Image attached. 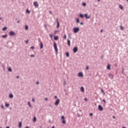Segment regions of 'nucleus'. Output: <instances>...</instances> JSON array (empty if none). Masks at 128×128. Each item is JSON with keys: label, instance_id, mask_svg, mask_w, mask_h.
<instances>
[{"label": "nucleus", "instance_id": "obj_20", "mask_svg": "<svg viewBox=\"0 0 128 128\" xmlns=\"http://www.w3.org/2000/svg\"><path fill=\"white\" fill-rule=\"evenodd\" d=\"M2 38H8V35L7 34L2 35Z\"/></svg>", "mask_w": 128, "mask_h": 128}, {"label": "nucleus", "instance_id": "obj_26", "mask_svg": "<svg viewBox=\"0 0 128 128\" xmlns=\"http://www.w3.org/2000/svg\"><path fill=\"white\" fill-rule=\"evenodd\" d=\"M22 122H20L18 124V126L20 128H22Z\"/></svg>", "mask_w": 128, "mask_h": 128}, {"label": "nucleus", "instance_id": "obj_17", "mask_svg": "<svg viewBox=\"0 0 128 128\" xmlns=\"http://www.w3.org/2000/svg\"><path fill=\"white\" fill-rule=\"evenodd\" d=\"M33 122H36V117L34 116L33 118Z\"/></svg>", "mask_w": 128, "mask_h": 128}, {"label": "nucleus", "instance_id": "obj_3", "mask_svg": "<svg viewBox=\"0 0 128 128\" xmlns=\"http://www.w3.org/2000/svg\"><path fill=\"white\" fill-rule=\"evenodd\" d=\"M10 36H16V33L14 32L13 31H10L9 33Z\"/></svg>", "mask_w": 128, "mask_h": 128}, {"label": "nucleus", "instance_id": "obj_64", "mask_svg": "<svg viewBox=\"0 0 128 128\" xmlns=\"http://www.w3.org/2000/svg\"><path fill=\"white\" fill-rule=\"evenodd\" d=\"M26 128H28V126H26Z\"/></svg>", "mask_w": 128, "mask_h": 128}, {"label": "nucleus", "instance_id": "obj_53", "mask_svg": "<svg viewBox=\"0 0 128 128\" xmlns=\"http://www.w3.org/2000/svg\"><path fill=\"white\" fill-rule=\"evenodd\" d=\"M20 20H18L17 21V24H20Z\"/></svg>", "mask_w": 128, "mask_h": 128}, {"label": "nucleus", "instance_id": "obj_5", "mask_svg": "<svg viewBox=\"0 0 128 128\" xmlns=\"http://www.w3.org/2000/svg\"><path fill=\"white\" fill-rule=\"evenodd\" d=\"M98 110H99L102 112V110H104V108H102V105H98Z\"/></svg>", "mask_w": 128, "mask_h": 128}, {"label": "nucleus", "instance_id": "obj_42", "mask_svg": "<svg viewBox=\"0 0 128 128\" xmlns=\"http://www.w3.org/2000/svg\"><path fill=\"white\" fill-rule=\"evenodd\" d=\"M31 58H34V55L32 54L30 55Z\"/></svg>", "mask_w": 128, "mask_h": 128}, {"label": "nucleus", "instance_id": "obj_16", "mask_svg": "<svg viewBox=\"0 0 128 128\" xmlns=\"http://www.w3.org/2000/svg\"><path fill=\"white\" fill-rule=\"evenodd\" d=\"M119 8H120V10H124V6H122V5L120 4L119 5Z\"/></svg>", "mask_w": 128, "mask_h": 128}, {"label": "nucleus", "instance_id": "obj_52", "mask_svg": "<svg viewBox=\"0 0 128 128\" xmlns=\"http://www.w3.org/2000/svg\"><path fill=\"white\" fill-rule=\"evenodd\" d=\"M36 84H40V82H36Z\"/></svg>", "mask_w": 128, "mask_h": 128}, {"label": "nucleus", "instance_id": "obj_19", "mask_svg": "<svg viewBox=\"0 0 128 128\" xmlns=\"http://www.w3.org/2000/svg\"><path fill=\"white\" fill-rule=\"evenodd\" d=\"M10 98H14V95L12 94H10L9 96Z\"/></svg>", "mask_w": 128, "mask_h": 128}, {"label": "nucleus", "instance_id": "obj_25", "mask_svg": "<svg viewBox=\"0 0 128 128\" xmlns=\"http://www.w3.org/2000/svg\"><path fill=\"white\" fill-rule=\"evenodd\" d=\"M25 30H28V25L25 26Z\"/></svg>", "mask_w": 128, "mask_h": 128}, {"label": "nucleus", "instance_id": "obj_29", "mask_svg": "<svg viewBox=\"0 0 128 128\" xmlns=\"http://www.w3.org/2000/svg\"><path fill=\"white\" fill-rule=\"evenodd\" d=\"M62 124H66V120H62Z\"/></svg>", "mask_w": 128, "mask_h": 128}, {"label": "nucleus", "instance_id": "obj_32", "mask_svg": "<svg viewBox=\"0 0 128 128\" xmlns=\"http://www.w3.org/2000/svg\"><path fill=\"white\" fill-rule=\"evenodd\" d=\"M120 29L121 30H124V28L122 27V26H120Z\"/></svg>", "mask_w": 128, "mask_h": 128}, {"label": "nucleus", "instance_id": "obj_35", "mask_svg": "<svg viewBox=\"0 0 128 128\" xmlns=\"http://www.w3.org/2000/svg\"><path fill=\"white\" fill-rule=\"evenodd\" d=\"M61 118L62 120H64V116H62Z\"/></svg>", "mask_w": 128, "mask_h": 128}, {"label": "nucleus", "instance_id": "obj_63", "mask_svg": "<svg viewBox=\"0 0 128 128\" xmlns=\"http://www.w3.org/2000/svg\"><path fill=\"white\" fill-rule=\"evenodd\" d=\"M52 128H54V126H52Z\"/></svg>", "mask_w": 128, "mask_h": 128}, {"label": "nucleus", "instance_id": "obj_31", "mask_svg": "<svg viewBox=\"0 0 128 128\" xmlns=\"http://www.w3.org/2000/svg\"><path fill=\"white\" fill-rule=\"evenodd\" d=\"M8 72H12V68H8Z\"/></svg>", "mask_w": 128, "mask_h": 128}, {"label": "nucleus", "instance_id": "obj_38", "mask_svg": "<svg viewBox=\"0 0 128 128\" xmlns=\"http://www.w3.org/2000/svg\"><path fill=\"white\" fill-rule=\"evenodd\" d=\"M102 102H104V104H106V100H105V99H103V100H102Z\"/></svg>", "mask_w": 128, "mask_h": 128}, {"label": "nucleus", "instance_id": "obj_46", "mask_svg": "<svg viewBox=\"0 0 128 128\" xmlns=\"http://www.w3.org/2000/svg\"><path fill=\"white\" fill-rule=\"evenodd\" d=\"M49 12L50 14H52V11L49 10Z\"/></svg>", "mask_w": 128, "mask_h": 128}, {"label": "nucleus", "instance_id": "obj_30", "mask_svg": "<svg viewBox=\"0 0 128 128\" xmlns=\"http://www.w3.org/2000/svg\"><path fill=\"white\" fill-rule=\"evenodd\" d=\"M124 68H122V74H124Z\"/></svg>", "mask_w": 128, "mask_h": 128}, {"label": "nucleus", "instance_id": "obj_21", "mask_svg": "<svg viewBox=\"0 0 128 128\" xmlns=\"http://www.w3.org/2000/svg\"><path fill=\"white\" fill-rule=\"evenodd\" d=\"M8 30V27H4V28H2V30H4V32L5 30Z\"/></svg>", "mask_w": 128, "mask_h": 128}, {"label": "nucleus", "instance_id": "obj_54", "mask_svg": "<svg viewBox=\"0 0 128 128\" xmlns=\"http://www.w3.org/2000/svg\"><path fill=\"white\" fill-rule=\"evenodd\" d=\"M16 78H20V76H16Z\"/></svg>", "mask_w": 128, "mask_h": 128}, {"label": "nucleus", "instance_id": "obj_28", "mask_svg": "<svg viewBox=\"0 0 128 128\" xmlns=\"http://www.w3.org/2000/svg\"><path fill=\"white\" fill-rule=\"evenodd\" d=\"M5 106L6 108H8V106H10V104L6 103Z\"/></svg>", "mask_w": 128, "mask_h": 128}, {"label": "nucleus", "instance_id": "obj_62", "mask_svg": "<svg viewBox=\"0 0 128 128\" xmlns=\"http://www.w3.org/2000/svg\"><path fill=\"white\" fill-rule=\"evenodd\" d=\"M49 106H50V108H52V105L50 104Z\"/></svg>", "mask_w": 128, "mask_h": 128}, {"label": "nucleus", "instance_id": "obj_61", "mask_svg": "<svg viewBox=\"0 0 128 128\" xmlns=\"http://www.w3.org/2000/svg\"><path fill=\"white\" fill-rule=\"evenodd\" d=\"M114 66H116V67L118 66V65L115 64V65H114Z\"/></svg>", "mask_w": 128, "mask_h": 128}, {"label": "nucleus", "instance_id": "obj_57", "mask_svg": "<svg viewBox=\"0 0 128 128\" xmlns=\"http://www.w3.org/2000/svg\"><path fill=\"white\" fill-rule=\"evenodd\" d=\"M101 58H102V59L104 58V56L102 55V56H101Z\"/></svg>", "mask_w": 128, "mask_h": 128}, {"label": "nucleus", "instance_id": "obj_24", "mask_svg": "<svg viewBox=\"0 0 128 128\" xmlns=\"http://www.w3.org/2000/svg\"><path fill=\"white\" fill-rule=\"evenodd\" d=\"M26 14H30V10H28V9H26Z\"/></svg>", "mask_w": 128, "mask_h": 128}, {"label": "nucleus", "instance_id": "obj_58", "mask_svg": "<svg viewBox=\"0 0 128 128\" xmlns=\"http://www.w3.org/2000/svg\"><path fill=\"white\" fill-rule=\"evenodd\" d=\"M54 98H58V96H54Z\"/></svg>", "mask_w": 128, "mask_h": 128}, {"label": "nucleus", "instance_id": "obj_59", "mask_svg": "<svg viewBox=\"0 0 128 128\" xmlns=\"http://www.w3.org/2000/svg\"><path fill=\"white\" fill-rule=\"evenodd\" d=\"M112 118H116V116H112Z\"/></svg>", "mask_w": 128, "mask_h": 128}, {"label": "nucleus", "instance_id": "obj_47", "mask_svg": "<svg viewBox=\"0 0 128 128\" xmlns=\"http://www.w3.org/2000/svg\"><path fill=\"white\" fill-rule=\"evenodd\" d=\"M44 100H48V98H46Z\"/></svg>", "mask_w": 128, "mask_h": 128}, {"label": "nucleus", "instance_id": "obj_33", "mask_svg": "<svg viewBox=\"0 0 128 128\" xmlns=\"http://www.w3.org/2000/svg\"><path fill=\"white\" fill-rule=\"evenodd\" d=\"M82 6H86V2H83L82 3Z\"/></svg>", "mask_w": 128, "mask_h": 128}, {"label": "nucleus", "instance_id": "obj_9", "mask_svg": "<svg viewBox=\"0 0 128 128\" xmlns=\"http://www.w3.org/2000/svg\"><path fill=\"white\" fill-rule=\"evenodd\" d=\"M84 16H85V18H87V19L90 18V16H88V14H84Z\"/></svg>", "mask_w": 128, "mask_h": 128}, {"label": "nucleus", "instance_id": "obj_60", "mask_svg": "<svg viewBox=\"0 0 128 128\" xmlns=\"http://www.w3.org/2000/svg\"><path fill=\"white\" fill-rule=\"evenodd\" d=\"M6 128H10V126H8L6 127Z\"/></svg>", "mask_w": 128, "mask_h": 128}, {"label": "nucleus", "instance_id": "obj_6", "mask_svg": "<svg viewBox=\"0 0 128 128\" xmlns=\"http://www.w3.org/2000/svg\"><path fill=\"white\" fill-rule=\"evenodd\" d=\"M78 50V47L76 46L73 49V52H74V54H76V52Z\"/></svg>", "mask_w": 128, "mask_h": 128}, {"label": "nucleus", "instance_id": "obj_45", "mask_svg": "<svg viewBox=\"0 0 128 128\" xmlns=\"http://www.w3.org/2000/svg\"><path fill=\"white\" fill-rule=\"evenodd\" d=\"M84 100L85 102H88V98H84Z\"/></svg>", "mask_w": 128, "mask_h": 128}, {"label": "nucleus", "instance_id": "obj_23", "mask_svg": "<svg viewBox=\"0 0 128 128\" xmlns=\"http://www.w3.org/2000/svg\"><path fill=\"white\" fill-rule=\"evenodd\" d=\"M66 56H67V58H70V53H68V52H66Z\"/></svg>", "mask_w": 128, "mask_h": 128}, {"label": "nucleus", "instance_id": "obj_12", "mask_svg": "<svg viewBox=\"0 0 128 128\" xmlns=\"http://www.w3.org/2000/svg\"><path fill=\"white\" fill-rule=\"evenodd\" d=\"M67 44L68 46H70V40L68 39V40Z\"/></svg>", "mask_w": 128, "mask_h": 128}, {"label": "nucleus", "instance_id": "obj_8", "mask_svg": "<svg viewBox=\"0 0 128 128\" xmlns=\"http://www.w3.org/2000/svg\"><path fill=\"white\" fill-rule=\"evenodd\" d=\"M78 76H79V77L81 76L82 78V77H84V74H82V72H80L78 74Z\"/></svg>", "mask_w": 128, "mask_h": 128}, {"label": "nucleus", "instance_id": "obj_49", "mask_svg": "<svg viewBox=\"0 0 128 128\" xmlns=\"http://www.w3.org/2000/svg\"><path fill=\"white\" fill-rule=\"evenodd\" d=\"M90 116H92V113H90Z\"/></svg>", "mask_w": 128, "mask_h": 128}, {"label": "nucleus", "instance_id": "obj_55", "mask_svg": "<svg viewBox=\"0 0 128 128\" xmlns=\"http://www.w3.org/2000/svg\"><path fill=\"white\" fill-rule=\"evenodd\" d=\"M2 20V17H0V20Z\"/></svg>", "mask_w": 128, "mask_h": 128}, {"label": "nucleus", "instance_id": "obj_18", "mask_svg": "<svg viewBox=\"0 0 128 128\" xmlns=\"http://www.w3.org/2000/svg\"><path fill=\"white\" fill-rule=\"evenodd\" d=\"M79 16H80V18H84V14H79Z\"/></svg>", "mask_w": 128, "mask_h": 128}, {"label": "nucleus", "instance_id": "obj_41", "mask_svg": "<svg viewBox=\"0 0 128 128\" xmlns=\"http://www.w3.org/2000/svg\"><path fill=\"white\" fill-rule=\"evenodd\" d=\"M1 108L4 110V105H2Z\"/></svg>", "mask_w": 128, "mask_h": 128}, {"label": "nucleus", "instance_id": "obj_36", "mask_svg": "<svg viewBox=\"0 0 128 128\" xmlns=\"http://www.w3.org/2000/svg\"><path fill=\"white\" fill-rule=\"evenodd\" d=\"M25 44H28V40H27L26 41H25Z\"/></svg>", "mask_w": 128, "mask_h": 128}, {"label": "nucleus", "instance_id": "obj_34", "mask_svg": "<svg viewBox=\"0 0 128 128\" xmlns=\"http://www.w3.org/2000/svg\"><path fill=\"white\" fill-rule=\"evenodd\" d=\"M101 92H102L103 94H105L104 91V90L102 88L101 89Z\"/></svg>", "mask_w": 128, "mask_h": 128}, {"label": "nucleus", "instance_id": "obj_15", "mask_svg": "<svg viewBox=\"0 0 128 128\" xmlns=\"http://www.w3.org/2000/svg\"><path fill=\"white\" fill-rule=\"evenodd\" d=\"M107 70H110V64H108L107 66Z\"/></svg>", "mask_w": 128, "mask_h": 128}, {"label": "nucleus", "instance_id": "obj_2", "mask_svg": "<svg viewBox=\"0 0 128 128\" xmlns=\"http://www.w3.org/2000/svg\"><path fill=\"white\" fill-rule=\"evenodd\" d=\"M80 32V28L78 27L74 28V32L76 34Z\"/></svg>", "mask_w": 128, "mask_h": 128}, {"label": "nucleus", "instance_id": "obj_50", "mask_svg": "<svg viewBox=\"0 0 128 128\" xmlns=\"http://www.w3.org/2000/svg\"><path fill=\"white\" fill-rule=\"evenodd\" d=\"M78 118H80V115L78 113Z\"/></svg>", "mask_w": 128, "mask_h": 128}, {"label": "nucleus", "instance_id": "obj_39", "mask_svg": "<svg viewBox=\"0 0 128 128\" xmlns=\"http://www.w3.org/2000/svg\"><path fill=\"white\" fill-rule=\"evenodd\" d=\"M86 70H90V68L88 67V66H86Z\"/></svg>", "mask_w": 128, "mask_h": 128}, {"label": "nucleus", "instance_id": "obj_40", "mask_svg": "<svg viewBox=\"0 0 128 128\" xmlns=\"http://www.w3.org/2000/svg\"><path fill=\"white\" fill-rule=\"evenodd\" d=\"M32 102H36V100H34V98H32Z\"/></svg>", "mask_w": 128, "mask_h": 128}, {"label": "nucleus", "instance_id": "obj_56", "mask_svg": "<svg viewBox=\"0 0 128 128\" xmlns=\"http://www.w3.org/2000/svg\"><path fill=\"white\" fill-rule=\"evenodd\" d=\"M104 32V30H103L102 29V30H100V32Z\"/></svg>", "mask_w": 128, "mask_h": 128}, {"label": "nucleus", "instance_id": "obj_10", "mask_svg": "<svg viewBox=\"0 0 128 128\" xmlns=\"http://www.w3.org/2000/svg\"><path fill=\"white\" fill-rule=\"evenodd\" d=\"M56 22H57V28H60V22H58V20L56 18Z\"/></svg>", "mask_w": 128, "mask_h": 128}, {"label": "nucleus", "instance_id": "obj_7", "mask_svg": "<svg viewBox=\"0 0 128 128\" xmlns=\"http://www.w3.org/2000/svg\"><path fill=\"white\" fill-rule=\"evenodd\" d=\"M58 104H60V99H58L56 101L54 104L55 106H58Z\"/></svg>", "mask_w": 128, "mask_h": 128}, {"label": "nucleus", "instance_id": "obj_43", "mask_svg": "<svg viewBox=\"0 0 128 128\" xmlns=\"http://www.w3.org/2000/svg\"><path fill=\"white\" fill-rule=\"evenodd\" d=\"M30 48H32V50H34V46H32L30 47Z\"/></svg>", "mask_w": 128, "mask_h": 128}, {"label": "nucleus", "instance_id": "obj_14", "mask_svg": "<svg viewBox=\"0 0 128 128\" xmlns=\"http://www.w3.org/2000/svg\"><path fill=\"white\" fill-rule=\"evenodd\" d=\"M54 40H58V36H54Z\"/></svg>", "mask_w": 128, "mask_h": 128}, {"label": "nucleus", "instance_id": "obj_22", "mask_svg": "<svg viewBox=\"0 0 128 128\" xmlns=\"http://www.w3.org/2000/svg\"><path fill=\"white\" fill-rule=\"evenodd\" d=\"M76 22L77 24H78L80 22V18H76Z\"/></svg>", "mask_w": 128, "mask_h": 128}, {"label": "nucleus", "instance_id": "obj_51", "mask_svg": "<svg viewBox=\"0 0 128 128\" xmlns=\"http://www.w3.org/2000/svg\"><path fill=\"white\" fill-rule=\"evenodd\" d=\"M80 24H81V26H82V24H84V22H81L80 23Z\"/></svg>", "mask_w": 128, "mask_h": 128}, {"label": "nucleus", "instance_id": "obj_27", "mask_svg": "<svg viewBox=\"0 0 128 128\" xmlns=\"http://www.w3.org/2000/svg\"><path fill=\"white\" fill-rule=\"evenodd\" d=\"M28 106H30V108H32V104H30V102H28Z\"/></svg>", "mask_w": 128, "mask_h": 128}, {"label": "nucleus", "instance_id": "obj_13", "mask_svg": "<svg viewBox=\"0 0 128 128\" xmlns=\"http://www.w3.org/2000/svg\"><path fill=\"white\" fill-rule=\"evenodd\" d=\"M40 48H44V44H42V42H40Z\"/></svg>", "mask_w": 128, "mask_h": 128}, {"label": "nucleus", "instance_id": "obj_44", "mask_svg": "<svg viewBox=\"0 0 128 128\" xmlns=\"http://www.w3.org/2000/svg\"><path fill=\"white\" fill-rule=\"evenodd\" d=\"M58 32V30H56L54 32V34H56V32Z\"/></svg>", "mask_w": 128, "mask_h": 128}, {"label": "nucleus", "instance_id": "obj_1", "mask_svg": "<svg viewBox=\"0 0 128 128\" xmlns=\"http://www.w3.org/2000/svg\"><path fill=\"white\" fill-rule=\"evenodd\" d=\"M54 46L56 54H58V46L56 45V42H54Z\"/></svg>", "mask_w": 128, "mask_h": 128}, {"label": "nucleus", "instance_id": "obj_37", "mask_svg": "<svg viewBox=\"0 0 128 128\" xmlns=\"http://www.w3.org/2000/svg\"><path fill=\"white\" fill-rule=\"evenodd\" d=\"M64 40H66V34H64Z\"/></svg>", "mask_w": 128, "mask_h": 128}, {"label": "nucleus", "instance_id": "obj_48", "mask_svg": "<svg viewBox=\"0 0 128 128\" xmlns=\"http://www.w3.org/2000/svg\"><path fill=\"white\" fill-rule=\"evenodd\" d=\"M49 36H50V38H52V34H49Z\"/></svg>", "mask_w": 128, "mask_h": 128}, {"label": "nucleus", "instance_id": "obj_11", "mask_svg": "<svg viewBox=\"0 0 128 128\" xmlns=\"http://www.w3.org/2000/svg\"><path fill=\"white\" fill-rule=\"evenodd\" d=\"M80 90L82 92H84V86H82L80 88Z\"/></svg>", "mask_w": 128, "mask_h": 128}, {"label": "nucleus", "instance_id": "obj_4", "mask_svg": "<svg viewBox=\"0 0 128 128\" xmlns=\"http://www.w3.org/2000/svg\"><path fill=\"white\" fill-rule=\"evenodd\" d=\"M34 6L36 8H38V2H34Z\"/></svg>", "mask_w": 128, "mask_h": 128}]
</instances>
